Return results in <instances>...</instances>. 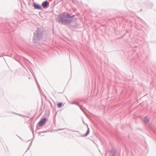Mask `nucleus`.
<instances>
[{"mask_svg": "<svg viewBox=\"0 0 156 156\" xmlns=\"http://www.w3.org/2000/svg\"><path fill=\"white\" fill-rule=\"evenodd\" d=\"M69 17L70 16L69 15L64 13L63 14V15L61 16V18L62 19V20H60L59 22L62 24H66L68 23V19Z\"/></svg>", "mask_w": 156, "mask_h": 156, "instance_id": "obj_1", "label": "nucleus"}, {"mask_svg": "<svg viewBox=\"0 0 156 156\" xmlns=\"http://www.w3.org/2000/svg\"><path fill=\"white\" fill-rule=\"evenodd\" d=\"M46 119L45 118L42 119L38 123L39 126H41L44 124L46 123Z\"/></svg>", "mask_w": 156, "mask_h": 156, "instance_id": "obj_2", "label": "nucleus"}, {"mask_svg": "<svg viewBox=\"0 0 156 156\" xmlns=\"http://www.w3.org/2000/svg\"><path fill=\"white\" fill-rule=\"evenodd\" d=\"M33 6L35 9H41V6L38 4L34 3Z\"/></svg>", "mask_w": 156, "mask_h": 156, "instance_id": "obj_3", "label": "nucleus"}, {"mask_svg": "<svg viewBox=\"0 0 156 156\" xmlns=\"http://www.w3.org/2000/svg\"><path fill=\"white\" fill-rule=\"evenodd\" d=\"M48 5L49 3L46 1L44 2L42 4V6L44 8H46Z\"/></svg>", "mask_w": 156, "mask_h": 156, "instance_id": "obj_4", "label": "nucleus"}, {"mask_svg": "<svg viewBox=\"0 0 156 156\" xmlns=\"http://www.w3.org/2000/svg\"><path fill=\"white\" fill-rule=\"evenodd\" d=\"M144 121L146 123H148L150 121V120L149 119H148L146 117H144Z\"/></svg>", "mask_w": 156, "mask_h": 156, "instance_id": "obj_5", "label": "nucleus"}, {"mask_svg": "<svg viewBox=\"0 0 156 156\" xmlns=\"http://www.w3.org/2000/svg\"><path fill=\"white\" fill-rule=\"evenodd\" d=\"M62 104L61 103H59L57 105L58 108H60L62 106Z\"/></svg>", "mask_w": 156, "mask_h": 156, "instance_id": "obj_6", "label": "nucleus"}, {"mask_svg": "<svg viewBox=\"0 0 156 156\" xmlns=\"http://www.w3.org/2000/svg\"><path fill=\"white\" fill-rule=\"evenodd\" d=\"M89 133V130H88L86 134V135L87 136V135H88Z\"/></svg>", "mask_w": 156, "mask_h": 156, "instance_id": "obj_7", "label": "nucleus"}]
</instances>
